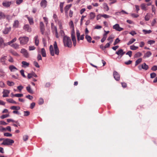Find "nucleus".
<instances>
[{
	"instance_id": "23",
	"label": "nucleus",
	"mask_w": 157,
	"mask_h": 157,
	"mask_svg": "<svg viewBox=\"0 0 157 157\" xmlns=\"http://www.w3.org/2000/svg\"><path fill=\"white\" fill-rule=\"evenodd\" d=\"M9 68L10 71L12 72L14 71H15L17 70L15 67L13 65L10 66Z\"/></svg>"
},
{
	"instance_id": "51",
	"label": "nucleus",
	"mask_w": 157,
	"mask_h": 157,
	"mask_svg": "<svg viewBox=\"0 0 157 157\" xmlns=\"http://www.w3.org/2000/svg\"><path fill=\"white\" fill-rule=\"evenodd\" d=\"M156 75L155 73L154 72L151 73L150 74L151 78H154L156 76Z\"/></svg>"
},
{
	"instance_id": "17",
	"label": "nucleus",
	"mask_w": 157,
	"mask_h": 157,
	"mask_svg": "<svg viewBox=\"0 0 157 157\" xmlns=\"http://www.w3.org/2000/svg\"><path fill=\"white\" fill-rule=\"evenodd\" d=\"M10 92V91L9 90H4L2 92V93L3 94V97H8Z\"/></svg>"
},
{
	"instance_id": "16",
	"label": "nucleus",
	"mask_w": 157,
	"mask_h": 157,
	"mask_svg": "<svg viewBox=\"0 0 157 157\" xmlns=\"http://www.w3.org/2000/svg\"><path fill=\"white\" fill-rule=\"evenodd\" d=\"M7 44L4 43L3 39L0 37V48H3Z\"/></svg>"
},
{
	"instance_id": "30",
	"label": "nucleus",
	"mask_w": 157,
	"mask_h": 157,
	"mask_svg": "<svg viewBox=\"0 0 157 157\" xmlns=\"http://www.w3.org/2000/svg\"><path fill=\"white\" fill-rule=\"evenodd\" d=\"M85 38L86 39L87 41L89 43L91 42L92 38L90 36L88 35H86L85 36Z\"/></svg>"
},
{
	"instance_id": "26",
	"label": "nucleus",
	"mask_w": 157,
	"mask_h": 157,
	"mask_svg": "<svg viewBox=\"0 0 157 157\" xmlns=\"http://www.w3.org/2000/svg\"><path fill=\"white\" fill-rule=\"evenodd\" d=\"M21 63L22 64V67H28L29 65V63L26 61H23L21 62Z\"/></svg>"
},
{
	"instance_id": "28",
	"label": "nucleus",
	"mask_w": 157,
	"mask_h": 157,
	"mask_svg": "<svg viewBox=\"0 0 157 157\" xmlns=\"http://www.w3.org/2000/svg\"><path fill=\"white\" fill-rule=\"evenodd\" d=\"M26 90L27 91L30 93V94H33V90L31 89L30 86V85H29V86H27L26 87Z\"/></svg>"
},
{
	"instance_id": "19",
	"label": "nucleus",
	"mask_w": 157,
	"mask_h": 157,
	"mask_svg": "<svg viewBox=\"0 0 157 157\" xmlns=\"http://www.w3.org/2000/svg\"><path fill=\"white\" fill-rule=\"evenodd\" d=\"M72 6V4H70L69 5H67L66 6L64 7V10L65 11V13L66 14L68 12L70 8Z\"/></svg>"
},
{
	"instance_id": "8",
	"label": "nucleus",
	"mask_w": 157,
	"mask_h": 157,
	"mask_svg": "<svg viewBox=\"0 0 157 157\" xmlns=\"http://www.w3.org/2000/svg\"><path fill=\"white\" fill-rule=\"evenodd\" d=\"M113 75L114 78L117 81H119L120 79V76L119 74L116 71H114L113 72Z\"/></svg>"
},
{
	"instance_id": "24",
	"label": "nucleus",
	"mask_w": 157,
	"mask_h": 157,
	"mask_svg": "<svg viewBox=\"0 0 157 157\" xmlns=\"http://www.w3.org/2000/svg\"><path fill=\"white\" fill-rule=\"evenodd\" d=\"M41 53L43 57H45L46 56V52L44 48H42L41 49Z\"/></svg>"
},
{
	"instance_id": "40",
	"label": "nucleus",
	"mask_w": 157,
	"mask_h": 157,
	"mask_svg": "<svg viewBox=\"0 0 157 157\" xmlns=\"http://www.w3.org/2000/svg\"><path fill=\"white\" fill-rule=\"evenodd\" d=\"M5 17V15L4 13L0 11V19H4Z\"/></svg>"
},
{
	"instance_id": "35",
	"label": "nucleus",
	"mask_w": 157,
	"mask_h": 157,
	"mask_svg": "<svg viewBox=\"0 0 157 157\" xmlns=\"http://www.w3.org/2000/svg\"><path fill=\"white\" fill-rule=\"evenodd\" d=\"M20 109V107L18 106H13L10 107V109L12 110H19Z\"/></svg>"
},
{
	"instance_id": "44",
	"label": "nucleus",
	"mask_w": 157,
	"mask_h": 157,
	"mask_svg": "<svg viewBox=\"0 0 157 157\" xmlns=\"http://www.w3.org/2000/svg\"><path fill=\"white\" fill-rule=\"evenodd\" d=\"M138 47L135 46L134 45H131L130 46V49L131 50H135L138 49Z\"/></svg>"
},
{
	"instance_id": "38",
	"label": "nucleus",
	"mask_w": 157,
	"mask_h": 157,
	"mask_svg": "<svg viewBox=\"0 0 157 157\" xmlns=\"http://www.w3.org/2000/svg\"><path fill=\"white\" fill-rule=\"evenodd\" d=\"M142 59L141 58H139L135 62V66H137V65H138L140 63L142 62Z\"/></svg>"
},
{
	"instance_id": "10",
	"label": "nucleus",
	"mask_w": 157,
	"mask_h": 157,
	"mask_svg": "<svg viewBox=\"0 0 157 157\" xmlns=\"http://www.w3.org/2000/svg\"><path fill=\"white\" fill-rule=\"evenodd\" d=\"M12 3L11 2L4 1L2 3V5L5 7H8L10 6Z\"/></svg>"
},
{
	"instance_id": "31",
	"label": "nucleus",
	"mask_w": 157,
	"mask_h": 157,
	"mask_svg": "<svg viewBox=\"0 0 157 157\" xmlns=\"http://www.w3.org/2000/svg\"><path fill=\"white\" fill-rule=\"evenodd\" d=\"M71 37L72 41L76 40V38L75 35V32L74 31H72L71 33Z\"/></svg>"
},
{
	"instance_id": "29",
	"label": "nucleus",
	"mask_w": 157,
	"mask_h": 157,
	"mask_svg": "<svg viewBox=\"0 0 157 157\" xmlns=\"http://www.w3.org/2000/svg\"><path fill=\"white\" fill-rule=\"evenodd\" d=\"M28 20L29 24L30 25H32L34 23L33 19L32 17H28Z\"/></svg>"
},
{
	"instance_id": "43",
	"label": "nucleus",
	"mask_w": 157,
	"mask_h": 157,
	"mask_svg": "<svg viewBox=\"0 0 157 157\" xmlns=\"http://www.w3.org/2000/svg\"><path fill=\"white\" fill-rule=\"evenodd\" d=\"M142 55V54L140 52H138L136 53L134 55V58H138L141 56Z\"/></svg>"
},
{
	"instance_id": "61",
	"label": "nucleus",
	"mask_w": 157,
	"mask_h": 157,
	"mask_svg": "<svg viewBox=\"0 0 157 157\" xmlns=\"http://www.w3.org/2000/svg\"><path fill=\"white\" fill-rule=\"evenodd\" d=\"M101 16L105 18H107L110 17L109 16L106 14H102Z\"/></svg>"
},
{
	"instance_id": "1",
	"label": "nucleus",
	"mask_w": 157,
	"mask_h": 157,
	"mask_svg": "<svg viewBox=\"0 0 157 157\" xmlns=\"http://www.w3.org/2000/svg\"><path fill=\"white\" fill-rule=\"evenodd\" d=\"M63 41L64 45L65 47L71 48L72 46V42L70 38L67 36L63 37Z\"/></svg>"
},
{
	"instance_id": "45",
	"label": "nucleus",
	"mask_w": 157,
	"mask_h": 157,
	"mask_svg": "<svg viewBox=\"0 0 157 157\" xmlns=\"http://www.w3.org/2000/svg\"><path fill=\"white\" fill-rule=\"evenodd\" d=\"M10 117V115L9 114H3L0 117L1 119H3L6 117Z\"/></svg>"
},
{
	"instance_id": "6",
	"label": "nucleus",
	"mask_w": 157,
	"mask_h": 157,
	"mask_svg": "<svg viewBox=\"0 0 157 157\" xmlns=\"http://www.w3.org/2000/svg\"><path fill=\"white\" fill-rule=\"evenodd\" d=\"M21 53H22L24 56L26 58L29 57V54L27 50L24 48H22L21 49Z\"/></svg>"
},
{
	"instance_id": "53",
	"label": "nucleus",
	"mask_w": 157,
	"mask_h": 157,
	"mask_svg": "<svg viewBox=\"0 0 157 157\" xmlns=\"http://www.w3.org/2000/svg\"><path fill=\"white\" fill-rule=\"evenodd\" d=\"M33 64L37 68H39L40 66L39 65L38 63L36 61H34L33 62Z\"/></svg>"
},
{
	"instance_id": "7",
	"label": "nucleus",
	"mask_w": 157,
	"mask_h": 157,
	"mask_svg": "<svg viewBox=\"0 0 157 157\" xmlns=\"http://www.w3.org/2000/svg\"><path fill=\"white\" fill-rule=\"evenodd\" d=\"M7 56L3 55L0 59V62L3 65H6L7 64L6 63V60Z\"/></svg>"
},
{
	"instance_id": "39",
	"label": "nucleus",
	"mask_w": 157,
	"mask_h": 157,
	"mask_svg": "<svg viewBox=\"0 0 157 157\" xmlns=\"http://www.w3.org/2000/svg\"><path fill=\"white\" fill-rule=\"evenodd\" d=\"M136 41V39L134 38L131 39L130 40L128 43L127 45H129L132 43H133L134 42Z\"/></svg>"
},
{
	"instance_id": "11",
	"label": "nucleus",
	"mask_w": 157,
	"mask_h": 157,
	"mask_svg": "<svg viewBox=\"0 0 157 157\" xmlns=\"http://www.w3.org/2000/svg\"><path fill=\"white\" fill-rule=\"evenodd\" d=\"M149 68L148 66L145 63H144L141 65V68L140 66H139L138 68L140 70H141L142 69H144L145 70H147Z\"/></svg>"
},
{
	"instance_id": "22",
	"label": "nucleus",
	"mask_w": 157,
	"mask_h": 157,
	"mask_svg": "<svg viewBox=\"0 0 157 157\" xmlns=\"http://www.w3.org/2000/svg\"><path fill=\"white\" fill-rule=\"evenodd\" d=\"M11 28L10 27L6 28L3 30V33L4 34H7L11 30Z\"/></svg>"
},
{
	"instance_id": "33",
	"label": "nucleus",
	"mask_w": 157,
	"mask_h": 157,
	"mask_svg": "<svg viewBox=\"0 0 157 157\" xmlns=\"http://www.w3.org/2000/svg\"><path fill=\"white\" fill-rule=\"evenodd\" d=\"M151 16L150 14L147 13L144 17V19L146 21H148L150 19Z\"/></svg>"
},
{
	"instance_id": "58",
	"label": "nucleus",
	"mask_w": 157,
	"mask_h": 157,
	"mask_svg": "<svg viewBox=\"0 0 157 157\" xmlns=\"http://www.w3.org/2000/svg\"><path fill=\"white\" fill-rule=\"evenodd\" d=\"M37 59L38 61L42 60V57L41 55L40 54H38L37 56Z\"/></svg>"
},
{
	"instance_id": "12",
	"label": "nucleus",
	"mask_w": 157,
	"mask_h": 157,
	"mask_svg": "<svg viewBox=\"0 0 157 157\" xmlns=\"http://www.w3.org/2000/svg\"><path fill=\"white\" fill-rule=\"evenodd\" d=\"M47 5V2L46 0H42L40 3V6L43 8H45Z\"/></svg>"
},
{
	"instance_id": "57",
	"label": "nucleus",
	"mask_w": 157,
	"mask_h": 157,
	"mask_svg": "<svg viewBox=\"0 0 157 157\" xmlns=\"http://www.w3.org/2000/svg\"><path fill=\"white\" fill-rule=\"evenodd\" d=\"M20 73L21 74V75L24 78H26V76L24 74V71L23 70H21L20 71Z\"/></svg>"
},
{
	"instance_id": "36",
	"label": "nucleus",
	"mask_w": 157,
	"mask_h": 157,
	"mask_svg": "<svg viewBox=\"0 0 157 157\" xmlns=\"http://www.w3.org/2000/svg\"><path fill=\"white\" fill-rule=\"evenodd\" d=\"M8 102L14 104H17V103L15 101L12 99H8L6 100Z\"/></svg>"
},
{
	"instance_id": "42",
	"label": "nucleus",
	"mask_w": 157,
	"mask_h": 157,
	"mask_svg": "<svg viewBox=\"0 0 157 157\" xmlns=\"http://www.w3.org/2000/svg\"><path fill=\"white\" fill-rule=\"evenodd\" d=\"M142 31L145 34L150 33L152 32L151 30H147L145 29H143Z\"/></svg>"
},
{
	"instance_id": "13",
	"label": "nucleus",
	"mask_w": 157,
	"mask_h": 157,
	"mask_svg": "<svg viewBox=\"0 0 157 157\" xmlns=\"http://www.w3.org/2000/svg\"><path fill=\"white\" fill-rule=\"evenodd\" d=\"M40 32L42 34H44L45 30V28L44 24L42 22H40Z\"/></svg>"
},
{
	"instance_id": "41",
	"label": "nucleus",
	"mask_w": 157,
	"mask_h": 157,
	"mask_svg": "<svg viewBox=\"0 0 157 157\" xmlns=\"http://www.w3.org/2000/svg\"><path fill=\"white\" fill-rule=\"evenodd\" d=\"M14 83L13 82H10L9 81H7V84L9 86H12L14 85Z\"/></svg>"
},
{
	"instance_id": "47",
	"label": "nucleus",
	"mask_w": 157,
	"mask_h": 157,
	"mask_svg": "<svg viewBox=\"0 0 157 157\" xmlns=\"http://www.w3.org/2000/svg\"><path fill=\"white\" fill-rule=\"evenodd\" d=\"M104 9L106 11H108L109 10V8L107 5V4L106 3H104Z\"/></svg>"
},
{
	"instance_id": "46",
	"label": "nucleus",
	"mask_w": 157,
	"mask_h": 157,
	"mask_svg": "<svg viewBox=\"0 0 157 157\" xmlns=\"http://www.w3.org/2000/svg\"><path fill=\"white\" fill-rule=\"evenodd\" d=\"M17 40V38L16 37L14 38L12 40L8 42L7 44L8 45H10L13 42L16 41Z\"/></svg>"
},
{
	"instance_id": "34",
	"label": "nucleus",
	"mask_w": 157,
	"mask_h": 157,
	"mask_svg": "<svg viewBox=\"0 0 157 157\" xmlns=\"http://www.w3.org/2000/svg\"><path fill=\"white\" fill-rule=\"evenodd\" d=\"M10 52L13 55L15 56H19V54L15 51L11 50H10Z\"/></svg>"
},
{
	"instance_id": "59",
	"label": "nucleus",
	"mask_w": 157,
	"mask_h": 157,
	"mask_svg": "<svg viewBox=\"0 0 157 157\" xmlns=\"http://www.w3.org/2000/svg\"><path fill=\"white\" fill-rule=\"evenodd\" d=\"M23 1V0H16V3L17 5H20L21 4Z\"/></svg>"
},
{
	"instance_id": "27",
	"label": "nucleus",
	"mask_w": 157,
	"mask_h": 157,
	"mask_svg": "<svg viewBox=\"0 0 157 157\" xmlns=\"http://www.w3.org/2000/svg\"><path fill=\"white\" fill-rule=\"evenodd\" d=\"M141 9L144 10L146 11L147 10V6L145 3H142L140 6Z\"/></svg>"
},
{
	"instance_id": "9",
	"label": "nucleus",
	"mask_w": 157,
	"mask_h": 157,
	"mask_svg": "<svg viewBox=\"0 0 157 157\" xmlns=\"http://www.w3.org/2000/svg\"><path fill=\"white\" fill-rule=\"evenodd\" d=\"M113 28L118 31H121L123 30V29L120 27L119 25L118 24H116L114 25L113 26Z\"/></svg>"
},
{
	"instance_id": "15",
	"label": "nucleus",
	"mask_w": 157,
	"mask_h": 157,
	"mask_svg": "<svg viewBox=\"0 0 157 157\" xmlns=\"http://www.w3.org/2000/svg\"><path fill=\"white\" fill-rule=\"evenodd\" d=\"M125 53V52H123V51L122 49H119L118 51L116 52V54L118 56H121V57Z\"/></svg>"
},
{
	"instance_id": "21",
	"label": "nucleus",
	"mask_w": 157,
	"mask_h": 157,
	"mask_svg": "<svg viewBox=\"0 0 157 157\" xmlns=\"http://www.w3.org/2000/svg\"><path fill=\"white\" fill-rule=\"evenodd\" d=\"M151 54L152 53L150 51H148L144 54L143 57L144 58H148L150 56Z\"/></svg>"
},
{
	"instance_id": "14",
	"label": "nucleus",
	"mask_w": 157,
	"mask_h": 157,
	"mask_svg": "<svg viewBox=\"0 0 157 157\" xmlns=\"http://www.w3.org/2000/svg\"><path fill=\"white\" fill-rule=\"evenodd\" d=\"M23 29L25 31L29 32H30L31 31V28L28 24L25 25L23 27Z\"/></svg>"
},
{
	"instance_id": "50",
	"label": "nucleus",
	"mask_w": 157,
	"mask_h": 157,
	"mask_svg": "<svg viewBox=\"0 0 157 157\" xmlns=\"http://www.w3.org/2000/svg\"><path fill=\"white\" fill-rule=\"evenodd\" d=\"M24 116H28L30 114V112L29 111H24Z\"/></svg>"
},
{
	"instance_id": "18",
	"label": "nucleus",
	"mask_w": 157,
	"mask_h": 157,
	"mask_svg": "<svg viewBox=\"0 0 157 157\" xmlns=\"http://www.w3.org/2000/svg\"><path fill=\"white\" fill-rule=\"evenodd\" d=\"M49 50L51 56H54V52L53 46L52 45H50L49 47Z\"/></svg>"
},
{
	"instance_id": "37",
	"label": "nucleus",
	"mask_w": 157,
	"mask_h": 157,
	"mask_svg": "<svg viewBox=\"0 0 157 157\" xmlns=\"http://www.w3.org/2000/svg\"><path fill=\"white\" fill-rule=\"evenodd\" d=\"M11 46L15 49H17L19 48V45L16 43L13 44L11 45Z\"/></svg>"
},
{
	"instance_id": "54",
	"label": "nucleus",
	"mask_w": 157,
	"mask_h": 157,
	"mask_svg": "<svg viewBox=\"0 0 157 157\" xmlns=\"http://www.w3.org/2000/svg\"><path fill=\"white\" fill-rule=\"evenodd\" d=\"M14 96L17 97H22L23 96V94H15L14 95Z\"/></svg>"
},
{
	"instance_id": "56",
	"label": "nucleus",
	"mask_w": 157,
	"mask_h": 157,
	"mask_svg": "<svg viewBox=\"0 0 157 157\" xmlns=\"http://www.w3.org/2000/svg\"><path fill=\"white\" fill-rule=\"evenodd\" d=\"M155 42V41L154 40H150L148 41L147 43L148 44L151 45L154 44Z\"/></svg>"
},
{
	"instance_id": "52",
	"label": "nucleus",
	"mask_w": 157,
	"mask_h": 157,
	"mask_svg": "<svg viewBox=\"0 0 157 157\" xmlns=\"http://www.w3.org/2000/svg\"><path fill=\"white\" fill-rule=\"evenodd\" d=\"M4 135L5 136L7 137H11L12 136V134L7 132L4 133Z\"/></svg>"
},
{
	"instance_id": "63",
	"label": "nucleus",
	"mask_w": 157,
	"mask_h": 157,
	"mask_svg": "<svg viewBox=\"0 0 157 157\" xmlns=\"http://www.w3.org/2000/svg\"><path fill=\"white\" fill-rule=\"evenodd\" d=\"M28 138V136L27 135H24L23 136V139L24 141L27 140Z\"/></svg>"
},
{
	"instance_id": "20",
	"label": "nucleus",
	"mask_w": 157,
	"mask_h": 157,
	"mask_svg": "<svg viewBox=\"0 0 157 157\" xmlns=\"http://www.w3.org/2000/svg\"><path fill=\"white\" fill-rule=\"evenodd\" d=\"M34 40L35 41V44L36 46H38L39 44V40L38 39V35L36 36L34 38Z\"/></svg>"
},
{
	"instance_id": "62",
	"label": "nucleus",
	"mask_w": 157,
	"mask_h": 157,
	"mask_svg": "<svg viewBox=\"0 0 157 157\" xmlns=\"http://www.w3.org/2000/svg\"><path fill=\"white\" fill-rule=\"evenodd\" d=\"M151 70L153 71H155L157 70V66L155 65L152 67Z\"/></svg>"
},
{
	"instance_id": "32",
	"label": "nucleus",
	"mask_w": 157,
	"mask_h": 157,
	"mask_svg": "<svg viewBox=\"0 0 157 157\" xmlns=\"http://www.w3.org/2000/svg\"><path fill=\"white\" fill-rule=\"evenodd\" d=\"M95 16V13L94 12H91L90 14V19H94Z\"/></svg>"
},
{
	"instance_id": "48",
	"label": "nucleus",
	"mask_w": 157,
	"mask_h": 157,
	"mask_svg": "<svg viewBox=\"0 0 157 157\" xmlns=\"http://www.w3.org/2000/svg\"><path fill=\"white\" fill-rule=\"evenodd\" d=\"M76 35L78 40H80L79 37L80 36V33L78 30H76Z\"/></svg>"
},
{
	"instance_id": "3",
	"label": "nucleus",
	"mask_w": 157,
	"mask_h": 157,
	"mask_svg": "<svg viewBox=\"0 0 157 157\" xmlns=\"http://www.w3.org/2000/svg\"><path fill=\"white\" fill-rule=\"evenodd\" d=\"M14 143L13 140L9 139H6L4 140L1 144L4 145H11Z\"/></svg>"
},
{
	"instance_id": "2",
	"label": "nucleus",
	"mask_w": 157,
	"mask_h": 157,
	"mask_svg": "<svg viewBox=\"0 0 157 157\" xmlns=\"http://www.w3.org/2000/svg\"><path fill=\"white\" fill-rule=\"evenodd\" d=\"M21 44L24 45L26 44L29 40V38L26 36L20 37L19 38Z\"/></svg>"
},
{
	"instance_id": "60",
	"label": "nucleus",
	"mask_w": 157,
	"mask_h": 157,
	"mask_svg": "<svg viewBox=\"0 0 157 157\" xmlns=\"http://www.w3.org/2000/svg\"><path fill=\"white\" fill-rule=\"evenodd\" d=\"M35 47L34 46H29V51H32L35 49Z\"/></svg>"
},
{
	"instance_id": "25",
	"label": "nucleus",
	"mask_w": 157,
	"mask_h": 157,
	"mask_svg": "<svg viewBox=\"0 0 157 157\" xmlns=\"http://www.w3.org/2000/svg\"><path fill=\"white\" fill-rule=\"evenodd\" d=\"M19 21L18 20H15L14 21L13 24V27L15 28H17L18 27Z\"/></svg>"
},
{
	"instance_id": "5",
	"label": "nucleus",
	"mask_w": 157,
	"mask_h": 157,
	"mask_svg": "<svg viewBox=\"0 0 157 157\" xmlns=\"http://www.w3.org/2000/svg\"><path fill=\"white\" fill-rule=\"evenodd\" d=\"M113 38L114 37L113 35H111L109 36V37L107 39V40H110V39H111V40H110L109 43H107L105 46V48H108L109 47L110 44L112 43V42L113 41Z\"/></svg>"
},
{
	"instance_id": "49",
	"label": "nucleus",
	"mask_w": 157,
	"mask_h": 157,
	"mask_svg": "<svg viewBox=\"0 0 157 157\" xmlns=\"http://www.w3.org/2000/svg\"><path fill=\"white\" fill-rule=\"evenodd\" d=\"M44 102V101L43 99L41 98H40L39 100V104L40 105H41L43 104Z\"/></svg>"
},
{
	"instance_id": "64",
	"label": "nucleus",
	"mask_w": 157,
	"mask_h": 157,
	"mask_svg": "<svg viewBox=\"0 0 157 157\" xmlns=\"http://www.w3.org/2000/svg\"><path fill=\"white\" fill-rule=\"evenodd\" d=\"M35 105V103L34 102H32L30 104V108L31 109H33L34 108Z\"/></svg>"
},
{
	"instance_id": "55",
	"label": "nucleus",
	"mask_w": 157,
	"mask_h": 157,
	"mask_svg": "<svg viewBox=\"0 0 157 157\" xmlns=\"http://www.w3.org/2000/svg\"><path fill=\"white\" fill-rule=\"evenodd\" d=\"M120 41V40L118 38H117L114 42L113 45H116Z\"/></svg>"
},
{
	"instance_id": "4",
	"label": "nucleus",
	"mask_w": 157,
	"mask_h": 157,
	"mask_svg": "<svg viewBox=\"0 0 157 157\" xmlns=\"http://www.w3.org/2000/svg\"><path fill=\"white\" fill-rule=\"evenodd\" d=\"M53 47L54 49L55 54L57 55H59V50L58 47L57 43L56 41L54 42Z\"/></svg>"
}]
</instances>
